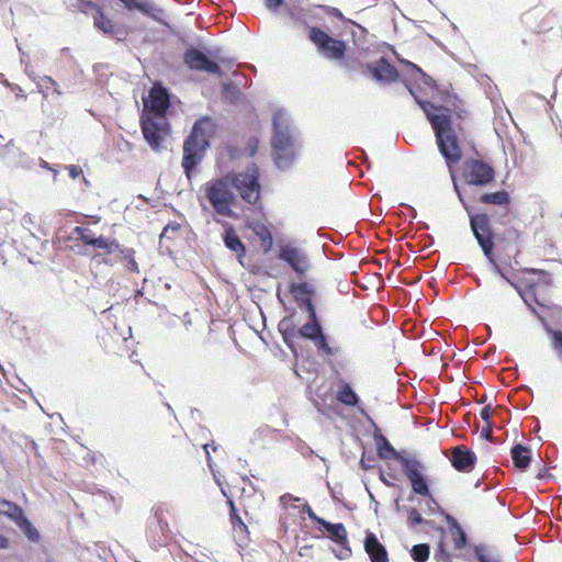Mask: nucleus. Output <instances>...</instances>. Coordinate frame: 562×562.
Returning a JSON list of instances; mask_svg holds the SVG:
<instances>
[{
	"label": "nucleus",
	"mask_w": 562,
	"mask_h": 562,
	"mask_svg": "<svg viewBox=\"0 0 562 562\" xmlns=\"http://www.w3.org/2000/svg\"><path fill=\"white\" fill-rule=\"evenodd\" d=\"M16 526L21 529V531L30 541L36 542L40 540V533L37 529L25 516H23L21 520H18Z\"/></svg>",
	"instance_id": "obj_28"
},
{
	"label": "nucleus",
	"mask_w": 562,
	"mask_h": 562,
	"mask_svg": "<svg viewBox=\"0 0 562 562\" xmlns=\"http://www.w3.org/2000/svg\"><path fill=\"white\" fill-rule=\"evenodd\" d=\"M481 437L485 438L487 440L492 439V427H491V424H487V426L482 429Z\"/></svg>",
	"instance_id": "obj_44"
},
{
	"label": "nucleus",
	"mask_w": 562,
	"mask_h": 562,
	"mask_svg": "<svg viewBox=\"0 0 562 562\" xmlns=\"http://www.w3.org/2000/svg\"><path fill=\"white\" fill-rule=\"evenodd\" d=\"M229 505H231V516L232 515H238L237 512H236V508L234 506V503L232 501L229 502Z\"/></svg>",
	"instance_id": "obj_53"
},
{
	"label": "nucleus",
	"mask_w": 562,
	"mask_h": 562,
	"mask_svg": "<svg viewBox=\"0 0 562 562\" xmlns=\"http://www.w3.org/2000/svg\"><path fill=\"white\" fill-rule=\"evenodd\" d=\"M411 555L416 562H426L429 557V546L415 544L411 550Z\"/></svg>",
	"instance_id": "obj_31"
},
{
	"label": "nucleus",
	"mask_w": 562,
	"mask_h": 562,
	"mask_svg": "<svg viewBox=\"0 0 562 562\" xmlns=\"http://www.w3.org/2000/svg\"><path fill=\"white\" fill-rule=\"evenodd\" d=\"M454 190L458 193L459 200L464 206L465 211L468 212L470 216V225L471 229L473 232V235L475 239L477 240V244L482 248L484 255L491 262V265L494 268V271L504 278L507 282H509L515 289H518L517 285L512 282L503 272V270L499 268V266L495 262V260L492 257L493 248H494V241H493V234L490 227V220L487 215L485 214H476L472 215L469 205L465 203L461 192L459 191V187L457 182L453 180Z\"/></svg>",
	"instance_id": "obj_5"
},
{
	"label": "nucleus",
	"mask_w": 562,
	"mask_h": 562,
	"mask_svg": "<svg viewBox=\"0 0 562 562\" xmlns=\"http://www.w3.org/2000/svg\"><path fill=\"white\" fill-rule=\"evenodd\" d=\"M9 547V539L0 535V549H7Z\"/></svg>",
	"instance_id": "obj_48"
},
{
	"label": "nucleus",
	"mask_w": 562,
	"mask_h": 562,
	"mask_svg": "<svg viewBox=\"0 0 562 562\" xmlns=\"http://www.w3.org/2000/svg\"><path fill=\"white\" fill-rule=\"evenodd\" d=\"M401 465L412 484L413 491L418 495L428 496L430 492L424 476V464L415 457L407 456L402 460Z\"/></svg>",
	"instance_id": "obj_10"
},
{
	"label": "nucleus",
	"mask_w": 562,
	"mask_h": 562,
	"mask_svg": "<svg viewBox=\"0 0 562 562\" xmlns=\"http://www.w3.org/2000/svg\"><path fill=\"white\" fill-rule=\"evenodd\" d=\"M15 164H21V165H23V166H24L23 160H21V161H16ZM25 167H26V168H30V165H25Z\"/></svg>",
	"instance_id": "obj_59"
},
{
	"label": "nucleus",
	"mask_w": 562,
	"mask_h": 562,
	"mask_svg": "<svg viewBox=\"0 0 562 562\" xmlns=\"http://www.w3.org/2000/svg\"><path fill=\"white\" fill-rule=\"evenodd\" d=\"M38 162H40V166L42 168H46V169H48L53 173V179L54 180L57 179V176H58V170L57 169L53 168L47 161H45L42 158L38 159Z\"/></svg>",
	"instance_id": "obj_41"
},
{
	"label": "nucleus",
	"mask_w": 562,
	"mask_h": 562,
	"mask_svg": "<svg viewBox=\"0 0 562 562\" xmlns=\"http://www.w3.org/2000/svg\"><path fill=\"white\" fill-rule=\"evenodd\" d=\"M165 528H167V525L160 526L161 531H164Z\"/></svg>",
	"instance_id": "obj_61"
},
{
	"label": "nucleus",
	"mask_w": 562,
	"mask_h": 562,
	"mask_svg": "<svg viewBox=\"0 0 562 562\" xmlns=\"http://www.w3.org/2000/svg\"><path fill=\"white\" fill-rule=\"evenodd\" d=\"M480 201L485 204H495L507 206L509 203V194L506 191H497L494 193L482 194Z\"/></svg>",
	"instance_id": "obj_27"
},
{
	"label": "nucleus",
	"mask_w": 562,
	"mask_h": 562,
	"mask_svg": "<svg viewBox=\"0 0 562 562\" xmlns=\"http://www.w3.org/2000/svg\"><path fill=\"white\" fill-rule=\"evenodd\" d=\"M233 191H237L240 198L248 204H255L260 199L261 187L259 183V169L251 165L241 172L227 173Z\"/></svg>",
	"instance_id": "obj_7"
},
{
	"label": "nucleus",
	"mask_w": 562,
	"mask_h": 562,
	"mask_svg": "<svg viewBox=\"0 0 562 562\" xmlns=\"http://www.w3.org/2000/svg\"><path fill=\"white\" fill-rule=\"evenodd\" d=\"M454 544L458 549H461L467 544V535L460 527H458V537L454 539Z\"/></svg>",
	"instance_id": "obj_36"
},
{
	"label": "nucleus",
	"mask_w": 562,
	"mask_h": 562,
	"mask_svg": "<svg viewBox=\"0 0 562 562\" xmlns=\"http://www.w3.org/2000/svg\"><path fill=\"white\" fill-rule=\"evenodd\" d=\"M202 189L205 198L217 214L222 216L232 215V205L236 196L227 175L206 182Z\"/></svg>",
	"instance_id": "obj_6"
},
{
	"label": "nucleus",
	"mask_w": 562,
	"mask_h": 562,
	"mask_svg": "<svg viewBox=\"0 0 562 562\" xmlns=\"http://www.w3.org/2000/svg\"><path fill=\"white\" fill-rule=\"evenodd\" d=\"M372 461H373V460H371V459H368V460H367V459L364 458V456H363V457L361 458V460H360V467H361L362 469H364V470H368V469L372 468V463H371Z\"/></svg>",
	"instance_id": "obj_45"
},
{
	"label": "nucleus",
	"mask_w": 562,
	"mask_h": 562,
	"mask_svg": "<svg viewBox=\"0 0 562 562\" xmlns=\"http://www.w3.org/2000/svg\"><path fill=\"white\" fill-rule=\"evenodd\" d=\"M364 550L370 557L371 562H387V552L385 547L378 540L376 536L368 532L364 539Z\"/></svg>",
	"instance_id": "obj_19"
},
{
	"label": "nucleus",
	"mask_w": 562,
	"mask_h": 562,
	"mask_svg": "<svg viewBox=\"0 0 562 562\" xmlns=\"http://www.w3.org/2000/svg\"><path fill=\"white\" fill-rule=\"evenodd\" d=\"M183 60L186 65L192 70L205 71L209 74L216 75L218 77L223 76V71L220 68L218 64L210 60L207 56L199 49H187L183 55Z\"/></svg>",
	"instance_id": "obj_13"
},
{
	"label": "nucleus",
	"mask_w": 562,
	"mask_h": 562,
	"mask_svg": "<svg viewBox=\"0 0 562 562\" xmlns=\"http://www.w3.org/2000/svg\"><path fill=\"white\" fill-rule=\"evenodd\" d=\"M135 251L132 248H122L119 244V250L103 257L102 261L108 265H114L121 260H126V268L132 272L138 271V265L134 259Z\"/></svg>",
	"instance_id": "obj_20"
},
{
	"label": "nucleus",
	"mask_w": 562,
	"mask_h": 562,
	"mask_svg": "<svg viewBox=\"0 0 562 562\" xmlns=\"http://www.w3.org/2000/svg\"><path fill=\"white\" fill-rule=\"evenodd\" d=\"M409 210L412 211V216L416 217V215H417L416 210L414 207H412V206H409Z\"/></svg>",
	"instance_id": "obj_56"
},
{
	"label": "nucleus",
	"mask_w": 562,
	"mask_h": 562,
	"mask_svg": "<svg viewBox=\"0 0 562 562\" xmlns=\"http://www.w3.org/2000/svg\"><path fill=\"white\" fill-rule=\"evenodd\" d=\"M312 341L314 342V345H315V347L317 348L318 351H322V352H324L327 356L334 355V350H333V348H330L328 346L326 337L323 334V331H321V334H318L316 337H314L312 339Z\"/></svg>",
	"instance_id": "obj_32"
},
{
	"label": "nucleus",
	"mask_w": 562,
	"mask_h": 562,
	"mask_svg": "<svg viewBox=\"0 0 562 562\" xmlns=\"http://www.w3.org/2000/svg\"><path fill=\"white\" fill-rule=\"evenodd\" d=\"M520 295H521L522 300L527 303V305L529 306V308L532 311V313H536V308H535V307H532V306L528 303V301H527V299L525 297V295H524V294H521V293H520Z\"/></svg>",
	"instance_id": "obj_54"
},
{
	"label": "nucleus",
	"mask_w": 562,
	"mask_h": 562,
	"mask_svg": "<svg viewBox=\"0 0 562 562\" xmlns=\"http://www.w3.org/2000/svg\"><path fill=\"white\" fill-rule=\"evenodd\" d=\"M450 462L459 471L469 473L474 469L476 456L464 446H457L451 451Z\"/></svg>",
	"instance_id": "obj_17"
},
{
	"label": "nucleus",
	"mask_w": 562,
	"mask_h": 562,
	"mask_svg": "<svg viewBox=\"0 0 562 562\" xmlns=\"http://www.w3.org/2000/svg\"><path fill=\"white\" fill-rule=\"evenodd\" d=\"M512 459L518 469L525 470L531 461L530 450L522 445H515L512 448Z\"/></svg>",
	"instance_id": "obj_24"
},
{
	"label": "nucleus",
	"mask_w": 562,
	"mask_h": 562,
	"mask_svg": "<svg viewBox=\"0 0 562 562\" xmlns=\"http://www.w3.org/2000/svg\"><path fill=\"white\" fill-rule=\"evenodd\" d=\"M423 521H424V519H423L422 515L418 513V510L415 508H412L409 510V516H408L409 525L416 526V525H420Z\"/></svg>",
	"instance_id": "obj_34"
},
{
	"label": "nucleus",
	"mask_w": 562,
	"mask_h": 562,
	"mask_svg": "<svg viewBox=\"0 0 562 562\" xmlns=\"http://www.w3.org/2000/svg\"><path fill=\"white\" fill-rule=\"evenodd\" d=\"M367 69L369 74L381 83H387L396 81L400 77L396 68L386 61L385 58H380L379 60L368 64Z\"/></svg>",
	"instance_id": "obj_16"
},
{
	"label": "nucleus",
	"mask_w": 562,
	"mask_h": 562,
	"mask_svg": "<svg viewBox=\"0 0 562 562\" xmlns=\"http://www.w3.org/2000/svg\"><path fill=\"white\" fill-rule=\"evenodd\" d=\"M310 40L316 45L318 52L328 59L338 60L345 55V43L333 38L318 27H311Z\"/></svg>",
	"instance_id": "obj_8"
},
{
	"label": "nucleus",
	"mask_w": 562,
	"mask_h": 562,
	"mask_svg": "<svg viewBox=\"0 0 562 562\" xmlns=\"http://www.w3.org/2000/svg\"><path fill=\"white\" fill-rule=\"evenodd\" d=\"M214 132V122L210 117H202L194 123L191 134L184 140L182 167L188 179L191 177V171L203 159Z\"/></svg>",
	"instance_id": "obj_4"
},
{
	"label": "nucleus",
	"mask_w": 562,
	"mask_h": 562,
	"mask_svg": "<svg viewBox=\"0 0 562 562\" xmlns=\"http://www.w3.org/2000/svg\"><path fill=\"white\" fill-rule=\"evenodd\" d=\"M374 439H375V443H376L378 454L381 459H383V460L394 459L401 463L402 460L407 457V456L403 454L402 452L396 451L383 435H375Z\"/></svg>",
	"instance_id": "obj_21"
},
{
	"label": "nucleus",
	"mask_w": 562,
	"mask_h": 562,
	"mask_svg": "<svg viewBox=\"0 0 562 562\" xmlns=\"http://www.w3.org/2000/svg\"><path fill=\"white\" fill-rule=\"evenodd\" d=\"M231 521H232V525H233V527L235 529H239L241 532H246L247 531V526L241 520L239 515H232Z\"/></svg>",
	"instance_id": "obj_35"
},
{
	"label": "nucleus",
	"mask_w": 562,
	"mask_h": 562,
	"mask_svg": "<svg viewBox=\"0 0 562 562\" xmlns=\"http://www.w3.org/2000/svg\"><path fill=\"white\" fill-rule=\"evenodd\" d=\"M260 236L262 240H266L267 238L269 241H271V234L267 228H262V234H260Z\"/></svg>",
	"instance_id": "obj_51"
},
{
	"label": "nucleus",
	"mask_w": 562,
	"mask_h": 562,
	"mask_svg": "<svg viewBox=\"0 0 562 562\" xmlns=\"http://www.w3.org/2000/svg\"><path fill=\"white\" fill-rule=\"evenodd\" d=\"M423 228H428V225L426 223L422 224Z\"/></svg>",
	"instance_id": "obj_60"
},
{
	"label": "nucleus",
	"mask_w": 562,
	"mask_h": 562,
	"mask_svg": "<svg viewBox=\"0 0 562 562\" xmlns=\"http://www.w3.org/2000/svg\"><path fill=\"white\" fill-rule=\"evenodd\" d=\"M92 18L95 29L117 41H123L128 34L126 26L116 24L112 19L105 15L103 10H98V14H93Z\"/></svg>",
	"instance_id": "obj_15"
},
{
	"label": "nucleus",
	"mask_w": 562,
	"mask_h": 562,
	"mask_svg": "<svg viewBox=\"0 0 562 562\" xmlns=\"http://www.w3.org/2000/svg\"><path fill=\"white\" fill-rule=\"evenodd\" d=\"M334 14H335L336 16H338V18H341V16H342V15H341V13L339 12V10H337V9H334Z\"/></svg>",
	"instance_id": "obj_57"
},
{
	"label": "nucleus",
	"mask_w": 562,
	"mask_h": 562,
	"mask_svg": "<svg viewBox=\"0 0 562 562\" xmlns=\"http://www.w3.org/2000/svg\"><path fill=\"white\" fill-rule=\"evenodd\" d=\"M72 234L83 245L92 246L93 248L102 251L97 254L94 258L100 257L101 255L108 257L109 254L119 250V243L116 240L109 239L108 237H104L102 235L97 236L95 233L88 227L76 226L72 229Z\"/></svg>",
	"instance_id": "obj_9"
},
{
	"label": "nucleus",
	"mask_w": 562,
	"mask_h": 562,
	"mask_svg": "<svg viewBox=\"0 0 562 562\" xmlns=\"http://www.w3.org/2000/svg\"><path fill=\"white\" fill-rule=\"evenodd\" d=\"M272 128L271 146L274 164L278 169L288 170L297 156L300 148L299 132L284 109L274 111Z\"/></svg>",
	"instance_id": "obj_1"
},
{
	"label": "nucleus",
	"mask_w": 562,
	"mask_h": 562,
	"mask_svg": "<svg viewBox=\"0 0 562 562\" xmlns=\"http://www.w3.org/2000/svg\"><path fill=\"white\" fill-rule=\"evenodd\" d=\"M418 102L434 128L439 151L448 166L458 162L462 154L457 136L451 128L450 110L431 102Z\"/></svg>",
	"instance_id": "obj_2"
},
{
	"label": "nucleus",
	"mask_w": 562,
	"mask_h": 562,
	"mask_svg": "<svg viewBox=\"0 0 562 562\" xmlns=\"http://www.w3.org/2000/svg\"><path fill=\"white\" fill-rule=\"evenodd\" d=\"M278 258L286 262L299 276H304L311 268L306 252L297 247L284 245L280 247Z\"/></svg>",
	"instance_id": "obj_11"
},
{
	"label": "nucleus",
	"mask_w": 562,
	"mask_h": 562,
	"mask_svg": "<svg viewBox=\"0 0 562 562\" xmlns=\"http://www.w3.org/2000/svg\"><path fill=\"white\" fill-rule=\"evenodd\" d=\"M209 447H210V445H207V443L203 446V448L207 454L209 467H211V458H210Z\"/></svg>",
	"instance_id": "obj_52"
},
{
	"label": "nucleus",
	"mask_w": 562,
	"mask_h": 562,
	"mask_svg": "<svg viewBox=\"0 0 562 562\" xmlns=\"http://www.w3.org/2000/svg\"><path fill=\"white\" fill-rule=\"evenodd\" d=\"M21 64H25V72L30 78H33V72L29 70V63H26L25 54L22 53Z\"/></svg>",
	"instance_id": "obj_47"
},
{
	"label": "nucleus",
	"mask_w": 562,
	"mask_h": 562,
	"mask_svg": "<svg viewBox=\"0 0 562 562\" xmlns=\"http://www.w3.org/2000/svg\"><path fill=\"white\" fill-rule=\"evenodd\" d=\"M402 82H405V86L407 87V89L409 90L411 94L415 98V100H416V102H417L418 104H419V102H418V101L424 102L423 100H420V99L416 95L415 91L413 90V88H412V87H409V86H408V83L405 81V79H402Z\"/></svg>",
	"instance_id": "obj_49"
},
{
	"label": "nucleus",
	"mask_w": 562,
	"mask_h": 562,
	"mask_svg": "<svg viewBox=\"0 0 562 562\" xmlns=\"http://www.w3.org/2000/svg\"><path fill=\"white\" fill-rule=\"evenodd\" d=\"M145 106H149L155 115L142 117V132L150 148L159 151L169 133L168 123L165 117V112L169 108L167 90L161 86L154 85L150 90L149 101L145 102Z\"/></svg>",
	"instance_id": "obj_3"
},
{
	"label": "nucleus",
	"mask_w": 562,
	"mask_h": 562,
	"mask_svg": "<svg viewBox=\"0 0 562 562\" xmlns=\"http://www.w3.org/2000/svg\"><path fill=\"white\" fill-rule=\"evenodd\" d=\"M405 66L406 68L408 69V72L411 74V76L414 78V79H422L423 82L427 86H431L432 85V79L427 76L420 68H418L416 65L409 63V61H405Z\"/></svg>",
	"instance_id": "obj_30"
},
{
	"label": "nucleus",
	"mask_w": 562,
	"mask_h": 562,
	"mask_svg": "<svg viewBox=\"0 0 562 562\" xmlns=\"http://www.w3.org/2000/svg\"><path fill=\"white\" fill-rule=\"evenodd\" d=\"M290 292L297 303L299 307L306 312L315 311L312 296L315 293L314 286L307 282L291 283Z\"/></svg>",
	"instance_id": "obj_18"
},
{
	"label": "nucleus",
	"mask_w": 562,
	"mask_h": 562,
	"mask_svg": "<svg viewBox=\"0 0 562 562\" xmlns=\"http://www.w3.org/2000/svg\"><path fill=\"white\" fill-rule=\"evenodd\" d=\"M552 347L558 352L559 359L562 361V331H552Z\"/></svg>",
	"instance_id": "obj_33"
},
{
	"label": "nucleus",
	"mask_w": 562,
	"mask_h": 562,
	"mask_svg": "<svg viewBox=\"0 0 562 562\" xmlns=\"http://www.w3.org/2000/svg\"><path fill=\"white\" fill-rule=\"evenodd\" d=\"M282 3L283 0H266V7L271 11L277 10Z\"/></svg>",
	"instance_id": "obj_42"
},
{
	"label": "nucleus",
	"mask_w": 562,
	"mask_h": 562,
	"mask_svg": "<svg viewBox=\"0 0 562 562\" xmlns=\"http://www.w3.org/2000/svg\"><path fill=\"white\" fill-rule=\"evenodd\" d=\"M302 512H303V513H306L311 519H313L314 521H316V522H317V524H319V525H321V520H324L323 518L318 517V516L313 512V509L310 507V505H308L307 503H305V504L302 506Z\"/></svg>",
	"instance_id": "obj_37"
},
{
	"label": "nucleus",
	"mask_w": 562,
	"mask_h": 562,
	"mask_svg": "<svg viewBox=\"0 0 562 562\" xmlns=\"http://www.w3.org/2000/svg\"><path fill=\"white\" fill-rule=\"evenodd\" d=\"M480 416L483 420H485L487 424H490V417H491V406H484L481 409Z\"/></svg>",
	"instance_id": "obj_43"
},
{
	"label": "nucleus",
	"mask_w": 562,
	"mask_h": 562,
	"mask_svg": "<svg viewBox=\"0 0 562 562\" xmlns=\"http://www.w3.org/2000/svg\"><path fill=\"white\" fill-rule=\"evenodd\" d=\"M337 400L347 406H355L359 401L358 395L353 392L349 384H345L339 390Z\"/></svg>",
	"instance_id": "obj_29"
},
{
	"label": "nucleus",
	"mask_w": 562,
	"mask_h": 562,
	"mask_svg": "<svg viewBox=\"0 0 562 562\" xmlns=\"http://www.w3.org/2000/svg\"><path fill=\"white\" fill-rule=\"evenodd\" d=\"M464 178L470 186H485L494 179V170L481 160H471L464 166Z\"/></svg>",
	"instance_id": "obj_12"
},
{
	"label": "nucleus",
	"mask_w": 562,
	"mask_h": 562,
	"mask_svg": "<svg viewBox=\"0 0 562 562\" xmlns=\"http://www.w3.org/2000/svg\"><path fill=\"white\" fill-rule=\"evenodd\" d=\"M32 79L36 82V86H37L40 92L43 94V97L45 99L48 98L49 90H52V93L57 97L61 95L59 85L52 77L42 76V77H38L37 79H35V78H32Z\"/></svg>",
	"instance_id": "obj_23"
},
{
	"label": "nucleus",
	"mask_w": 562,
	"mask_h": 562,
	"mask_svg": "<svg viewBox=\"0 0 562 562\" xmlns=\"http://www.w3.org/2000/svg\"><path fill=\"white\" fill-rule=\"evenodd\" d=\"M307 313L310 319L300 328L299 333L301 337L312 340L314 337L321 334L322 327L318 323L316 311Z\"/></svg>",
	"instance_id": "obj_22"
},
{
	"label": "nucleus",
	"mask_w": 562,
	"mask_h": 562,
	"mask_svg": "<svg viewBox=\"0 0 562 562\" xmlns=\"http://www.w3.org/2000/svg\"><path fill=\"white\" fill-rule=\"evenodd\" d=\"M23 221H24L25 223H31V222H32V217H31V215H30V214H26V215L24 216Z\"/></svg>",
	"instance_id": "obj_55"
},
{
	"label": "nucleus",
	"mask_w": 562,
	"mask_h": 562,
	"mask_svg": "<svg viewBox=\"0 0 562 562\" xmlns=\"http://www.w3.org/2000/svg\"><path fill=\"white\" fill-rule=\"evenodd\" d=\"M165 528H167V525L160 526L161 531H164Z\"/></svg>",
	"instance_id": "obj_62"
},
{
	"label": "nucleus",
	"mask_w": 562,
	"mask_h": 562,
	"mask_svg": "<svg viewBox=\"0 0 562 562\" xmlns=\"http://www.w3.org/2000/svg\"><path fill=\"white\" fill-rule=\"evenodd\" d=\"M13 146H14L13 140H10V142L5 145V153L3 154V156H4V157L10 161V162H12V161H11V159H10V157H9V151H10L11 147H13Z\"/></svg>",
	"instance_id": "obj_50"
},
{
	"label": "nucleus",
	"mask_w": 562,
	"mask_h": 562,
	"mask_svg": "<svg viewBox=\"0 0 562 562\" xmlns=\"http://www.w3.org/2000/svg\"><path fill=\"white\" fill-rule=\"evenodd\" d=\"M224 243H225V246L228 249H231L232 251L236 252L238 257L245 255V251H246L245 246L232 228H228L225 232Z\"/></svg>",
	"instance_id": "obj_25"
},
{
	"label": "nucleus",
	"mask_w": 562,
	"mask_h": 562,
	"mask_svg": "<svg viewBox=\"0 0 562 562\" xmlns=\"http://www.w3.org/2000/svg\"><path fill=\"white\" fill-rule=\"evenodd\" d=\"M0 515L7 516L15 524L24 516L21 507L5 499L0 502Z\"/></svg>",
	"instance_id": "obj_26"
},
{
	"label": "nucleus",
	"mask_w": 562,
	"mask_h": 562,
	"mask_svg": "<svg viewBox=\"0 0 562 562\" xmlns=\"http://www.w3.org/2000/svg\"><path fill=\"white\" fill-rule=\"evenodd\" d=\"M321 525L326 529L329 533L330 538L339 546V550L335 552L338 559H347L351 555V550L348 547L347 540V530L344 524H331L324 520H321Z\"/></svg>",
	"instance_id": "obj_14"
},
{
	"label": "nucleus",
	"mask_w": 562,
	"mask_h": 562,
	"mask_svg": "<svg viewBox=\"0 0 562 562\" xmlns=\"http://www.w3.org/2000/svg\"><path fill=\"white\" fill-rule=\"evenodd\" d=\"M474 554L479 562H491L485 554V549L483 547H475Z\"/></svg>",
	"instance_id": "obj_38"
},
{
	"label": "nucleus",
	"mask_w": 562,
	"mask_h": 562,
	"mask_svg": "<svg viewBox=\"0 0 562 562\" xmlns=\"http://www.w3.org/2000/svg\"><path fill=\"white\" fill-rule=\"evenodd\" d=\"M66 169L68 170V173L72 179H76L77 177H79V175L82 173L81 168L75 165L66 166Z\"/></svg>",
	"instance_id": "obj_39"
},
{
	"label": "nucleus",
	"mask_w": 562,
	"mask_h": 562,
	"mask_svg": "<svg viewBox=\"0 0 562 562\" xmlns=\"http://www.w3.org/2000/svg\"><path fill=\"white\" fill-rule=\"evenodd\" d=\"M290 501H300V498L297 497H294L292 496L291 494H284L280 497V502L283 504V505H286L288 502Z\"/></svg>",
	"instance_id": "obj_46"
},
{
	"label": "nucleus",
	"mask_w": 562,
	"mask_h": 562,
	"mask_svg": "<svg viewBox=\"0 0 562 562\" xmlns=\"http://www.w3.org/2000/svg\"><path fill=\"white\" fill-rule=\"evenodd\" d=\"M544 477H546V473L544 472H539L538 479L543 480Z\"/></svg>",
	"instance_id": "obj_58"
},
{
	"label": "nucleus",
	"mask_w": 562,
	"mask_h": 562,
	"mask_svg": "<svg viewBox=\"0 0 562 562\" xmlns=\"http://www.w3.org/2000/svg\"><path fill=\"white\" fill-rule=\"evenodd\" d=\"M82 7L85 9H91L94 11V14H98V10H103L98 3L91 0H82Z\"/></svg>",
	"instance_id": "obj_40"
}]
</instances>
